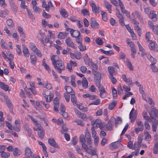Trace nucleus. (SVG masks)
Wrapping results in <instances>:
<instances>
[{"label": "nucleus", "instance_id": "c03bdc74", "mask_svg": "<svg viewBox=\"0 0 158 158\" xmlns=\"http://www.w3.org/2000/svg\"><path fill=\"white\" fill-rule=\"evenodd\" d=\"M60 15L64 17L65 18L68 16L66 10L65 9H62L60 11Z\"/></svg>", "mask_w": 158, "mask_h": 158}, {"label": "nucleus", "instance_id": "423d86ee", "mask_svg": "<svg viewBox=\"0 0 158 158\" xmlns=\"http://www.w3.org/2000/svg\"><path fill=\"white\" fill-rule=\"evenodd\" d=\"M54 104V111L57 113L58 112V108L59 107V101L58 98L57 97H55L53 101Z\"/></svg>", "mask_w": 158, "mask_h": 158}, {"label": "nucleus", "instance_id": "6e6552de", "mask_svg": "<svg viewBox=\"0 0 158 158\" xmlns=\"http://www.w3.org/2000/svg\"><path fill=\"white\" fill-rule=\"evenodd\" d=\"M93 74L95 76V79H100L101 78L105 76V74L104 73H100L96 71H93Z\"/></svg>", "mask_w": 158, "mask_h": 158}, {"label": "nucleus", "instance_id": "f3484780", "mask_svg": "<svg viewBox=\"0 0 158 158\" xmlns=\"http://www.w3.org/2000/svg\"><path fill=\"white\" fill-rule=\"evenodd\" d=\"M143 98L144 100H145L146 102H148L149 104L152 105V106H153L154 105V102L152 100V98L150 97H144L143 96Z\"/></svg>", "mask_w": 158, "mask_h": 158}, {"label": "nucleus", "instance_id": "bb28decb", "mask_svg": "<svg viewBox=\"0 0 158 158\" xmlns=\"http://www.w3.org/2000/svg\"><path fill=\"white\" fill-rule=\"evenodd\" d=\"M101 121L100 119H97L95 121L92 122L91 124V125L94 126L95 125H96L95 127L97 128L98 127V126L101 123Z\"/></svg>", "mask_w": 158, "mask_h": 158}, {"label": "nucleus", "instance_id": "3c124183", "mask_svg": "<svg viewBox=\"0 0 158 158\" xmlns=\"http://www.w3.org/2000/svg\"><path fill=\"white\" fill-rule=\"evenodd\" d=\"M125 82L129 86H132L133 85L132 80L130 78H128Z\"/></svg>", "mask_w": 158, "mask_h": 158}, {"label": "nucleus", "instance_id": "473e14b6", "mask_svg": "<svg viewBox=\"0 0 158 158\" xmlns=\"http://www.w3.org/2000/svg\"><path fill=\"white\" fill-rule=\"evenodd\" d=\"M75 93L74 92H72L71 98V100L74 105L75 104H76L77 102L76 97L75 95Z\"/></svg>", "mask_w": 158, "mask_h": 158}, {"label": "nucleus", "instance_id": "5701e85b", "mask_svg": "<svg viewBox=\"0 0 158 158\" xmlns=\"http://www.w3.org/2000/svg\"><path fill=\"white\" fill-rule=\"evenodd\" d=\"M148 42L149 43V47L150 49H155L157 48V45L156 43L153 42L151 40L148 41Z\"/></svg>", "mask_w": 158, "mask_h": 158}, {"label": "nucleus", "instance_id": "79ce46f5", "mask_svg": "<svg viewBox=\"0 0 158 158\" xmlns=\"http://www.w3.org/2000/svg\"><path fill=\"white\" fill-rule=\"evenodd\" d=\"M95 80L96 85L98 88L99 89H100L103 87L100 84V79H95Z\"/></svg>", "mask_w": 158, "mask_h": 158}, {"label": "nucleus", "instance_id": "cd10ccee", "mask_svg": "<svg viewBox=\"0 0 158 158\" xmlns=\"http://www.w3.org/2000/svg\"><path fill=\"white\" fill-rule=\"evenodd\" d=\"M67 36L66 33L60 32L57 35V38L60 39H64Z\"/></svg>", "mask_w": 158, "mask_h": 158}, {"label": "nucleus", "instance_id": "c9c22d12", "mask_svg": "<svg viewBox=\"0 0 158 158\" xmlns=\"http://www.w3.org/2000/svg\"><path fill=\"white\" fill-rule=\"evenodd\" d=\"M75 81V76L74 75H72L71 77V83L72 85L74 87H75L76 86Z\"/></svg>", "mask_w": 158, "mask_h": 158}, {"label": "nucleus", "instance_id": "774afa93", "mask_svg": "<svg viewBox=\"0 0 158 158\" xmlns=\"http://www.w3.org/2000/svg\"><path fill=\"white\" fill-rule=\"evenodd\" d=\"M81 147L82 148L86 151H87L89 149L88 146L85 143H81Z\"/></svg>", "mask_w": 158, "mask_h": 158}, {"label": "nucleus", "instance_id": "49530a36", "mask_svg": "<svg viewBox=\"0 0 158 158\" xmlns=\"http://www.w3.org/2000/svg\"><path fill=\"white\" fill-rule=\"evenodd\" d=\"M48 92V91H43L42 92V94L43 96L45 98V99H46V102L47 103L49 102L48 101V96L49 95L48 94H46V93Z\"/></svg>", "mask_w": 158, "mask_h": 158}, {"label": "nucleus", "instance_id": "5fc2aeb1", "mask_svg": "<svg viewBox=\"0 0 158 158\" xmlns=\"http://www.w3.org/2000/svg\"><path fill=\"white\" fill-rule=\"evenodd\" d=\"M86 139H85L84 135L81 134L80 135L79 137V141L81 143H85Z\"/></svg>", "mask_w": 158, "mask_h": 158}, {"label": "nucleus", "instance_id": "de8ad7c7", "mask_svg": "<svg viewBox=\"0 0 158 158\" xmlns=\"http://www.w3.org/2000/svg\"><path fill=\"white\" fill-rule=\"evenodd\" d=\"M101 15L103 21H106L107 20V14L102 11L101 12Z\"/></svg>", "mask_w": 158, "mask_h": 158}, {"label": "nucleus", "instance_id": "9d476101", "mask_svg": "<svg viewBox=\"0 0 158 158\" xmlns=\"http://www.w3.org/2000/svg\"><path fill=\"white\" fill-rule=\"evenodd\" d=\"M70 33L71 35L73 37L76 38L80 36L81 34L79 31L77 30H74L73 29H70Z\"/></svg>", "mask_w": 158, "mask_h": 158}, {"label": "nucleus", "instance_id": "13d9d810", "mask_svg": "<svg viewBox=\"0 0 158 158\" xmlns=\"http://www.w3.org/2000/svg\"><path fill=\"white\" fill-rule=\"evenodd\" d=\"M144 129L143 126H140L139 127H136L135 128V131L137 134H138L139 132L142 131Z\"/></svg>", "mask_w": 158, "mask_h": 158}, {"label": "nucleus", "instance_id": "39448f33", "mask_svg": "<svg viewBox=\"0 0 158 158\" xmlns=\"http://www.w3.org/2000/svg\"><path fill=\"white\" fill-rule=\"evenodd\" d=\"M90 5L92 7L93 12L95 14L99 13V9L98 7H97L93 1H91Z\"/></svg>", "mask_w": 158, "mask_h": 158}, {"label": "nucleus", "instance_id": "20e7f679", "mask_svg": "<svg viewBox=\"0 0 158 158\" xmlns=\"http://www.w3.org/2000/svg\"><path fill=\"white\" fill-rule=\"evenodd\" d=\"M76 41L78 44L79 46H78V48L80 49H86V46L83 45L81 43V40H82V37L80 35L79 37H76Z\"/></svg>", "mask_w": 158, "mask_h": 158}, {"label": "nucleus", "instance_id": "2eb2a0df", "mask_svg": "<svg viewBox=\"0 0 158 158\" xmlns=\"http://www.w3.org/2000/svg\"><path fill=\"white\" fill-rule=\"evenodd\" d=\"M99 89L100 92V97L102 98H106L107 96V93L105 89L103 87Z\"/></svg>", "mask_w": 158, "mask_h": 158}, {"label": "nucleus", "instance_id": "a18cd8bd", "mask_svg": "<svg viewBox=\"0 0 158 158\" xmlns=\"http://www.w3.org/2000/svg\"><path fill=\"white\" fill-rule=\"evenodd\" d=\"M65 89L66 90L67 93H70L71 95L72 94V93L74 92L73 90L72 89L70 86H65L64 87Z\"/></svg>", "mask_w": 158, "mask_h": 158}, {"label": "nucleus", "instance_id": "aec40b11", "mask_svg": "<svg viewBox=\"0 0 158 158\" xmlns=\"http://www.w3.org/2000/svg\"><path fill=\"white\" fill-rule=\"evenodd\" d=\"M0 87L5 91L9 90V86L8 85H6L4 83L0 81Z\"/></svg>", "mask_w": 158, "mask_h": 158}, {"label": "nucleus", "instance_id": "7c9ffc66", "mask_svg": "<svg viewBox=\"0 0 158 158\" xmlns=\"http://www.w3.org/2000/svg\"><path fill=\"white\" fill-rule=\"evenodd\" d=\"M89 65L92 68L93 71H96L95 70H97L98 69L97 65L92 61L90 62L89 63Z\"/></svg>", "mask_w": 158, "mask_h": 158}, {"label": "nucleus", "instance_id": "4468645a", "mask_svg": "<svg viewBox=\"0 0 158 158\" xmlns=\"http://www.w3.org/2000/svg\"><path fill=\"white\" fill-rule=\"evenodd\" d=\"M155 12V11L153 10L151 11L150 14L148 15L149 18L154 22L156 21L157 19L156 17L157 15L154 13Z\"/></svg>", "mask_w": 158, "mask_h": 158}, {"label": "nucleus", "instance_id": "603ef678", "mask_svg": "<svg viewBox=\"0 0 158 158\" xmlns=\"http://www.w3.org/2000/svg\"><path fill=\"white\" fill-rule=\"evenodd\" d=\"M101 102V101L100 99H97L96 100L93 101L91 103L89 104V105H99Z\"/></svg>", "mask_w": 158, "mask_h": 158}, {"label": "nucleus", "instance_id": "ea45409f", "mask_svg": "<svg viewBox=\"0 0 158 158\" xmlns=\"http://www.w3.org/2000/svg\"><path fill=\"white\" fill-rule=\"evenodd\" d=\"M158 126L157 121L153 123L152 125V130L154 132H156Z\"/></svg>", "mask_w": 158, "mask_h": 158}, {"label": "nucleus", "instance_id": "4be33fe9", "mask_svg": "<svg viewBox=\"0 0 158 158\" xmlns=\"http://www.w3.org/2000/svg\"><path fill=\"white\" fill-rule=\"evenodd\" d=\"M112 120H109L106 124V127L107 130L111 131L112 130V127L113 122L112 121Z\"/></svg>", "mask_w": 158, "mask_h": 158}, {"label": "nucleus", "instance_id": "864d4df0", "mask_svg": "<svg viewBox=\"0 0 158 158\" xmlns=\"http://www.w3.org/2000/svg\"><path fill=\"white\" fill-rule=\"evenodd\" d=\"M85 138L86 139L91 138L90 134L89 131V130L87 128H86L85 130Z\"/></svg>", "mask_w": 158, "mask_h": 158}, {"label": "nucleus", "instance_id": "f8f14e48", "mask_svg": "<svg viewBox=\"0 0 158 158\" xmlns=\"http://www.w3.org/2000/svg\"><path fill=\"white\" fill-rule=\"evenodd\" d=\"M25 155L31 157L34 154L32 152L31 150L29 147H26L25 149Z\"/></svg>", "mask_w": 158, "mask_h": 158}, {"label": "nucleus", "instance_id": "4c0bfd02", "mask_svg": "<svg viewBox=\"0 0 158 158\" xmlns=\"http://www.w3.org/2000/svg\"><path fill=\"white\" fill-rule=\"evenodd\" d=\"M38 135L40 138L41 139H43L44 137V132L43 130V129L42 128L40 130L38 131Z\"/></svg>", "mask_w": 158, "mask_h": 158}, {"label": "nucleus", "instance_id": "7ed1b4c3", "mask_svg": "<svg viewBox=\"0 0 158 158\" xmlns=\"http://www.w3.org/2000/svg\"><path fill=\"white\" fill-rule=\"evenodd\" d=\"M137 117V114L135 110L133 108L129 114V118L131 122H134Z\"/></svg>", "mask_w": 158, "mask_h": 158}, {"label": "nucleus", "instance_id": "a878e982", "mask_svg": "<svg viewBox=\"0 0 158 158\" xmlns=\"http://www.w3.org/2000/svg\"><path fill=\"white\" fill-rule=\"evenodd\" d=\"M22 153L21 151L17 148H15L13 151V154L15 156L20 155Z\"/></svg>", "mask_w": 158, "mask_h": 158}, {"label": "nucleus", "instance_id": "4d7b16f0", "mask_svg": "<svg viewBox=\"0 0 158 158\" xmlns=\"http://www.w3.org/2000/svg\"><path fill=\"white\" fill-rule=\"evenodd\" d=\"M122 118L121 117H117L115 119V125L121 123Z\"/></svg>", "mask_w": 158, "mask_h": 158}, {"label": "nucleus", "instance_id": "58836bf2", "mask_svg": "<svg viewBox=\"0 0 158 158\" xmlns=\"http://www.w3.org/2000/svg\"><path fill=\"white\" fill-rule=\"evenodd\" d=\"M126 65L128 67V68L130 70H133L134 67L132 66L130 60H127L126 62Z\"/></svg>", "mask_w": 158, "mask_h": 158}, {"label": "nucleus", "instance_id": "c85d7f7f", "mask_svg": "<svg viewBox=\"0 0 158 158\" xmlns=\"http://www.w3.org/2000/svg\"><path fill=\"white\" fill-rule=\"evenodd\" d=\"M108 71L109 73V77L113 75V73L114 72V68L113 67L109 66L108 67Z\"/></svg>", "mask_w": 158, "mask_h": 158}, {"label": "nucleus", "instance_id": "338daca9", "mask_svg": "<svg viewBox=\"0 0 158 158\" xmlns=\"http://www.w3.org/2000/svg\"><path fill=\"white\" fill-rule=\"evenodd\" d=\"M128 127H129V124L128 123H127L126 124L124 128H123V130L122 131V133L120 135L121 136H122L123 135V134L127 130V129Z\"/></svg>", "mask_w": 158, "mask_h": 158}, {"label": "nucleus", "instance_id": "6e6d98bb", "mask_svg": "<svg viewBox=\"0 0 158 158\" xmlns=\"http://www.w3.org/2000/svg\"><path fill=\"white\" fill-rule=\"evenodd\" d=\"M144 136L143 135H139L138 138V143L139 144H140L143 139Z\"/></svg>", "mask_w": 158, "mask_h": 158}, {"label": "nucleus", "instance_id": "2f4dec72", "mask_svg": "<svg viewBox=\"0 0 158 158\" xmlns=\"http://www.w3.org/2000/svg\"><path fill=\"white\" fill-rule=\"evenodd\" d=\"M6 23L7 25L11 28H13L15 27L14 23L11 19H10L6 21Z\"/></svg>", "mask_w": 158, "mask_h": 158}, {"label": "nucleus", "instance_id": "dca6fc26", "mask_svg": "<svg viewBox=\"0 0 158 158\" xmlns=\"http://www.w3.org/2000/svg\"><path fill=\"white\" fill-rule=\"evenodd\" d=\"M48 143L51 146L55 148H59L58 146L56 143L55 140L53 138H50L48 139Z\"/></svg>", "mask_w": 158, "mask_h": 158}, {"label": "nucleus", "instance_id": "0eeeda50", "mask_svg": "<svg viewBox=\"0 0 158 158\" xmlns=\"http://www.w3.org/2000/svg\"><path fill=\"white\" fill-rule=\"evenodd\" d=\"M65 42L68 46L72 48L76 49V48L75 44L70 37H68L65 40Z\"/></svg>", "mask_w": 158, "mask_h": 158}, {"label": "nucleus", "instance_id": "bf43d9fd", "mask_svg": "<svg viewBox=\"0 0 158 158\" xmlns=\"http://www.w3.org/2000/svg\"><path fill=\"white\" fill-rule=\"evenodd\" d=\"M135 29L137 30L138 35L140 36L141 35V28L139 26H136L135 27Z\"/></svg>", "mask_w": 158, "mask_h": 158}, {"label": "nucleus", "instance_id": "e433bc0d", "mask_svg": "<svg viewBox=\"0 0 158 158\" xmlns=\"http://www.w3.org/2000/svg\"><path fill=\"white\" fill-rule=\"evenodd\" d=\"M43 85L44 88L48 89H52V87L51 85L48 81H46L44 84H43Z\"/></svg>", "mask_w": 158, "mask_h": 158}, {"label": "nucleus", "instance_id": "e2e57ef3", "mask_svg": "<svg viewBox=\"0 0 158 158\" xmlns=\"http://www.w3.org/2000/svg\"><path fill=\"white\" fill-rule=\"evenodd\" d=\"M154 64H151L150 65L151 68L153 72H158V69L156 66L154 65Z\"/></svg>", "mask_w": 158, "mask_h": 158}, {"label": "nucleus", "instance_id": "412c9836", "mask_svg": "<svg viewBox=\"0 0 158 158\" xmlns=\"http://www.w3.org/2000/svg\"><path fill=\"white\" fill-rule=\"evenodd\" d=\"M144 139L147 140L148 141H150L151 139V136L149 133L148 131H146L144 133Z\"/></svg>", "mask_w": 158, "mask_h": 158}, {"label": "nucleus", "instance_id": "393cba45", "mask_svg": "<svg viewBox=\"0 0 158 158\" xmlns=\"http://www.w3.org/2000/svg\"><path fill=\"white\" fill-rule=\"evenodd\" d=\"M101 51L104 54L108 56H110L114 54V52L111 50H101Z\"/></svg>", "mask_w": 158, "mask_h": 158}, {"label": "nucleus", "instance_id": "c756f323", "mask_svg": "<svg viewBox=\"0 0 158 158\" xmlns=\"http://www.w3.org/2000/svg\"><path fill=\"white\" fill-rule=\"evenodd\" d=\"M11 8L13 12L16 13L17 10V8L16 5L13 1L11 3Z\"/></svg>", "mask_w": 158, "mask_h": 158}, {"label": "nucleus", "instance_id": "69168bd1", "mask_svg": "<svg viewBox=\"0 0 158 158\" xmlns=\"http://www.w3.org/2000/svg\"><path fill=\"white\" fill-rule=\"evenodd\" d=\"M153 152L155 154H156L158 152V143H155L154 147L153 148Z\"/></svg>", "mask_w": 158, "mask_h": 158}, {"label": "nucleus", "instance_id": "ddd939ff", "mask_svg": "<svg viewBox=\"0 0 158 158\" xmlns=\"http://www.w3.org/2000/svg\"><path fill=\"white\" fill-rule=\"evenodd\" d=\"M75 112L78 115L79 118H81L83 120L86 121L87 120V118L86 115L85 114L81 113L77 110Z\"/></svg>", "mask_w": 158, "mask_h": 158}, {"label": "nucleus", "instance_id": "b1692460", "mask_svg": "<svg viewBox=\"0 0 158 158\" xmlns=\"http://www.w3.org/2000/svg\"><path fill=\"white\" fill-rule=\"evenodd\" d=\"M81 84L82 87L86 89L88 87V83L85 77L83 78Z\"/></svg>", "mask_w": 158, "mask_h": 158}, {"label": "nucleus", "instance_id": "37998d69", "mask_svg": "<svg viewBox=\"0 0 158 158\" xmlns=\"http://www.w3.org/2000/svg\"><path fill=\"white\" fill-rule=\"evenodd\" d=\"M92 136L93 138H95V137H97L96 136L97 133L95 131V128L94 126H93L91 128Z\"/></svg>", "mask_w": 158, "mask_h": 158}, {"label": "nucleus", "instance_id": "1a4fd4ad", "mask_svg": "<svg viewBox=\"0 0 158 158\" xmlns=\"http://www.w3.org/2000/svg\"><path fill=\"white\" fill-rule=\"evenodd\" d=\"M118 1L119 5L122 12L126 15H129V12L125 9V8L121 0H118Z\"/></svg>", "mask_w": 158, "mask_h": 158}, {"label": "nucleus", "instance_id": "680f3d73", "mask_svg": "<svg viewBox=\"0 0 158 158\" xmlns=\"http://www.w3.org/2000/svg\"><path fill=\"white\" fill-rule=\"evenodd\" d=\"M45 31L44 30H40L39 31L38 33L41 37L43 38H44V37L45 36Z\"/></svg>", "mask_w": 158, "mask_h": 158}, {"label": "nucleus", "instance_id": "8fccbe9b", "mask_svg": "<svg viewBox=\"0 0 158 158\" xmlns=\"http://www.w3.org/2000/svg\"><path fill=\"white\" fill-rule=\"evenodd\" d=\"M10 156V154L7 152H4L1 153V156L2 158H7Z\"/></svg>", "mask_w": 158, "mask_h": 158}, {"label": "nucleus", "instance_id": "0e129e2a", "mask_svg": "<svg viewBox=\"0 0 158 158\" xmlns=\"http://www.w3.org/2000/svg\"><path fill=\"white\" fill-rule=\"evenodd\" d=\"M74 122H75L77 123V124L81 126L82 127H84L85 125L84 124L82 121L80 119H77L74 121Z\"/></svg>", "mask_w": 158, "mask_h": 158}, {"label": "nucleus", "instance_id": "052dcab7", "mask_svg": "<svg viewBox=\"0 0 158 158\" xmlns=\"http://www.w3.org/2000/svg\"><path fill=\"white\" fill-rule=\"evenodd\" d=\"M104 4L106 8L108 9V10H110V9H111V5L110 3L105 0L104 2Z\"/></svg>", "mask_w": 158, "mask_h": 158}, {"label": "nucleus", "instance_id": "a211bd4d", "mask_svg": "<svg viewBox=\"0 0 158 158\" xmlns=\"http://www.w3.org/2000/svg\"><path fill=\"white\" fill-rule=\"evenodd\" d=\"M146 54L147 55V57L148 59L152 63L151 64H155L156 63V59L152 57L151 55L149 54Z\"/></svg>", "mask_w": 158, "mask_h": 158}, {"label": "nucleus", "instance_id": "09e8293b", "mask_svg": "<svg viewBox=\"0 0 158 158\" xmlns=\"http://www.w3.org/2000/svg\"><path fill=\"white\" fill-rule=\"evenodd\" d=\"M142 115L144 118L146 120L148 121L150 119V117L148 116L147 111H144L142 113Z\"/></svg>", "mask_w": 158, "mask_h": 158}, {"label": "nucleus", "instance_id": "f704fd0d", "mask_svg": "<svg viewBox=\"0 0 158 158\" xmlns=\"http://www.w3.org/2000/svg\"><path fill=\"white\" fill-rule=\"evenodd\" d=\"M34 125L35 127H34V130L35 131H38L43 128L38 123L34 124Z\"/></svg>", "mask_w": 158, "mask_h": 158}, {"label": "nucleus", "instance_id": "6ab92c4d", "mask_svg": "<svg viewBox=\"0 0 158 158\" xmlns=\"http://www.w3.org/2000/svg\"><path fill=\"white\" fill-rule=\"evenodd\" d=\"M137 145L136 143H134V145H133V142L131 140H130L128 142L127 147L133 149L135 150H136L138 149V147H136V145Z\"/></svg>", "mask_w": 158, "mask_h": 158}, {"label": "nucleus", "instance_id": "f257e3e1", "mask_svg": "<svg viewBox=\"0 0 158 158\" xmlns=\"http://www.w3.org/2000/svg\"><path fill=\"white\" fill-rule=\"evenodd\" d=\"M52 64L57 72L61 73L62 70L65 69V67L63 62L56 55H53L51 57Z\"/></svg>", "mask_w": 158, "mask_h": 158}, {"label": "nucleus", "instance_id": "72a5a7b5", "mask_svg": "<svg viewBox=\"0 0 158 158\" xmlns=\"http://www.w3.org/2000/svg\"><path fill=\"white\" fill-rule=\"evenodd\" d=\"M117 102L115 101H113L108 106V109L110 110H113L114 107L116 106Z\"/></svg>", "mask_w": 158, "mask_h": 158}, {"label": "nucleus", "instance_id": "a19ab883", "mask_svg": "<svg viewBox=\"0 0 158 158\" xmlns=\"http://www.w3.org/2000/svg\"><path fill=\"white\" fill-rule=\"evenodd\" d=\"M30 59L31 60V63L33 64H35L36 63L37 60L36 58L35 55H31L30 56Z\"/></svg>", "mask_w": 158, "mask_h": 158}, {"label": "nucleus", "instance_id": "9b49d317", "mask_svg": "<svg viewBox=\"0 0 158 158\" xmlns=\"http://www.w3.org/2000/svg\"><path fill=\"white\" fill-rule=\"evenodd\" d=\"M98 24L96 22V20L93 18H91V19L90 25L91 27L95 29L98 27Z\"/></svg>", "mask_w": 158, "mask_h": 158}, {"label": "nucleus", "instance_id": "f03ea898", "mask_svg": "<svg viewBox=\"0 0 158 158\" xmlns=\"http://www.w3.org/2000/svg\"><path fill=\"white\" fill-rule=\"evenodd\" d=\"M2 53L3 57L5 60H8L10 62L14 58V56L8 51L6 52V54L4 52H2Z\"/></svg>", "mask_w": 158, "mask_h": 158}]
</instances>
